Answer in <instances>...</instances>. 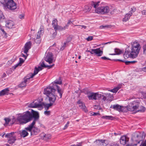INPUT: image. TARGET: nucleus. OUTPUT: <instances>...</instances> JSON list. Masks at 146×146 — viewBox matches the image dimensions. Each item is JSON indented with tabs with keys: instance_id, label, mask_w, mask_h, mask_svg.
<instances>
[{
	"instance_id": "f257e3e1",
	"label": "nucleus",
	"mask_w": 146,
	"mask_h": 146,
	"mask_svg": "<svg viewBox=\"0 0 146 146\" xmlns=\"http://www.w3.org/2000/svg\"><path fill=\"white\" fill-rule=\"evenodd\" d=\"M141 46L139 43L136 41L131 43V48L130 50L128 48H126L124 54V57L125 59L128 57L135 58L139 54Z\"/></svg>"
},
{
	"instance_id": "f03ea898",
	"label": "nucleus",
	"mask_w": 146,
	"mask_h": 146,
	"mask_svg": "<svg viewBox=\"0 0 146 146\" xmlns=\"http://www.w3.org/2000/svg\"><path fill=\"white\" fill-rule=\"evenodd\" d=\"M145 135L143 132L135 133L133 134L131 139L134 142V145L137 146H143L146 140L144 142L143 140L145 139Z\"/></svg>"
},
{
	"instance_id": "7ed1b4c3",
	"label": "nucleus",
	"mask_w": 146,
	"mask_h": 146,
	"mask_svg": "<svg viewBox=\"0 0 146 146\" xmlns=\"http://www.w3.org/2000/svg\"><path fill=\"white\" fill-rule=\"evenodd\" d=\"M55 88L57 89L58 92L59 94L60 98H61L62 97L63 92L58 85H54V86H49L45 88L44 90V94L48 96L55 92L56 90Z\"/></svg>"
},
{
	"instance_id": "20e7f679",
	"label": "nucleus",
	"mask_w": 146,
	"mask_h": 146,
	"mask_svg": "<svg viewBox=\"0 0 146 146\" xmlns=\"http://www.w3.org/2000/svg\"><path fill=\"white\" fill-rule=\"evenodd\" d=\"M18 115L17 118V120L21 124H25L31 121V115L29 111H27L24 112L23 114Z\"/></svg>"
},
{
	"instance_id": "39448f33",
	"label": "nucleus",
	"mask_w": 146,
	"mask_h": 146,
	"mask_svg": "<svg viewBox=\"0 0 146 146\" xmlns=\"http://www.w3.org/2000/svg\"><path fill=\"white\" fill-rule=\"evenodd\" d=\"M35 123V121H33L31 124L28 125L27 127L25 128L27 131L31 133V135H36L40 131L39 129L34 127Z\"/></svg>"
},
{
	"instance_id": "423d86ee",
	"label": "nucleus",
	"mask_w": 146,
	"mask_h": 146,
	"mask_svg": "<svg viewBox=\"0 0 146 146\" xmlns=\"http://www.w3.org/2000/svg\"><path fill=\"white\" fill-rule=\"evenodd\" d=\"M140 103L138 100H135L129 104L127 107V110L130 111H133L137 110L139 108Z\"/></svg>"
},
{
	"instance_id": "0eeeda50",
	"label": "nucleus",
	"mask_w": 146,
	"mask_h": 146,
	"mask_svg": "<svg viewBox=\"0 0 146 146\" xmlns=\"http://www.w3.org/2000/svg\"><path fill=\"white\" fill-rule=\"evenodd\" d=\"M110 11L109 7L107 6L98 7L95 9L96 13L98 14H104L108 13Z\"/></svg>"
},
{
	"instance_id": "6e6552de",
	"label": "nucleus",
	"mask_w": 146,
	"mask_h": 146,
	"mask_svg": "<svg viewBox=\"0 0 146 146\" xmlns=\"http://www.w3.org/2000/svg\"><path fill=\"white\" fill-rule=\"evenodd\" d=\"M5 7L11 10H14L17 8V5L13 0H8L7 2L4 5Z\"/></svg>"
},
{
	"instance_id": "1a4fd4ad",
	"label": "nucleus",
	"mask_w": 146,
	"mask_h": 146,
	"mask_svg": "<svg viewBox=\"0 0 146 146\" xmlns=\"http://www.w3.org/2000/svg\"><path fill=\"white\" fill-rule=\"evenodd\" d=\"M5 137L9 138L8 140V142L10 144H12L15 143L16 140V137L15 135L14 132L7 133L5 135Z\"/></svg>"
},
{
	"instance_id": "9d476101",
	"label": "nucleus",
	"mask_w": 146,
	"mask_h": 146,
	"mask_svg": "<svg viewBox=\"0 0 146 146\" xmlns=\"http://www.w3.org/2000/svg\"><path fill=\"white\" fill-rule=\"evenodd\" d=\"M100 2L99 1H98V2L92 1L91 2V5H89L85 6L84 7V11L86 12H89L90 11L92 8L91 6L93 7L96 9V8L99 6Z\"/></svg>"
},
{
	"instance_id": "9b49d317",
	"label": "nucleus",
	"mask_w": 146,
	"mask_h": 146,
	"mask_svg": "<svg viewBox=\"0 0 146 146\" xmlns=\"http://www.w3.org/2000/svg\"><path fill=\"white\" fill-rule=\"evenodd\" d=\"M110 108H113L114 110L124 112L127 111L126 107L121 106L118 104L111 105L110 107Z\"/></svg>"
},
{
	"instance_id": "f8f14e48",
	"label": "nucleus",
	"mask_w": 146,
	"mask_h": 146,
	"mask_svg": "<svg viewBox=\"0 0 146 146\" xmlns=\"http://www.w3.org/2000/svg\"><path fill=\"white\" fill-rule=\"evenodd\" d=\"M44 60L50 64L54 62L55 60L54 59L52 54L51 52H49L46 54L44 57Z\"/></svg>"
},
{
	"instance_id": "ddd939ff",
	"label": "nucleus",
	"mask_w": 146,
	"mask_h": 146,
	"mask_svg": "<svg viewBox=\"0 0 146 146\" xmlns=\"http://www.w3.org/2000/svg\"><path fill=\"white\" fill-rule=\"evenodd\" d=\"M88 52H90L92 54H94L98 56H102L103 54V52L101 51L100 48L96 49H91L88 50Z\"/></svg>"
},
{
	"instance_id": "4468645a",
	"label": "nucleus",
	"mask_w": 146,
	"mask_h": 146,
	"mask_svg": "<svg viewBox=\"0 0 146 146\" xmlns=\"http://www.w3.org/2000/svg\"><path fill=\"white\" fill-rule=\"evenodd\" d=\"M100 96L98 93H91L88 95L89 100H97L98 99V96Z\"/></svg>"
},
{
	"instance_id": "2eb2a0df",
	"label": "nucleus",
	"mask_w": 146,
	"mask_h": 146,
	"mask_svg": "<svg viewBox=\"0 0 146 146\" xmlns=\"http://www.w3.org/2000/svg\"><path fill=\"white\" fill-rule=\"evenodd\" d=\"M30 78V76H29V74H28L27 76L25 77L24 78V81H23L21 84H20L19 85V86L21 88H22L23 87H25L26 86V83L28 82L29 80L31 78Z\"/></svg>"
},
{
	"instance_id": "dca6fc26",
	"label": "nucleus",
	"mask_w": 146,
	"mask_h": 146,
	"mask_svg": "<svg viewBox=\"0 0 146 146\" xmlns=\"http://www.w3.org/2000/svg\"><path fill=\"white\" fill-rule=\"evenodd\" d=\"M29 113L31 116V121L32 120L33 118H34V121H35L36 122V121L39 118V116L38 113L32 110L31 113H30L29 111Z\"/></svg>"
},
{
	"instance_id": "f3484780",
	"label": "nucleus",
	"mask_w": 146,
	"mask_h": 146,
	"mask_svg": "<svg viewBox=\"0 0 146 146\" xmlns=\"http://www.w3.org/2000/svg\"><path fill=\"white\" fill-rule=\"evenodd\" d=\"M41 106L40 102L38 100H35L32 103H31L29 106V107L33 108L40 107Z\"/></svg>"
},
{
	"instance_id": "a211bd4d",
	"label": "nucleus",
	"mask_w": 146,
	"mask_h": 146,
	"mask_svg": "<svg viewBox=\"0 0 146 146\" xmlns=\"http://www.w3.org/2000/svg\"><path fill=\"white\" fill-rule=\"evenodd\" d=\"M129 140V138L125 135L122 136L120 139V144L123 145H125Z\"/></svg>"
},
{
	"instance_id": "6ab92c4d",
	"label": "nucleus",
	"mask_w": 146,
	"mask_h": 146,
	"mask_svg": "<svg viewBox=\"0 0 146 146\" xmlns=\"http://www.w3.org/2000/svg\"><path fill=\"white\" fill-rule=\"evenodd\" d=\"M47 97L48 98L50 102L54 104L56 99V96L54 94V93L50 95Z\"/></svg>"
},
{
	"instance_id": "aec40b11",
	"label": "nucleus",
	"mask_w": 146,
	"mask_h": 146,
	"mask_svg": "<svg viewBox=\"0 0 146 146\" xmlns=\"http://www.w3.org/2000/svg\"><path fill=\"white\" fill-rule=\"evenodd\" d=\"M42 67L38 66V68H37L36 67L34 70L33 73L32 74L31 73L29 74V76H30V78H33L34 76L36 74L38 73V72L39 71L41 70L42 69Z\"/></svg>"
},
{
	"instance_id": "412c9836",
	"label": "nucleus",
	"mask_w": 146,
	"mask_h": 146,
	"mask_svg": "<svg viewBox=\"0 0 146 146\" xmlns=\"http://www.w3.org/2000/svg\"><path fill=\"white\" fill-rule=\"evenodd\" d=\"M31 43L30 42H29L26 43L24 46V52L25 53L27 54L29 50L31 48Z\"/></svg>"
},
{
	"instance_id": "4be33fe9",
	"label": "nucleus",
	"mask_w": 146,
	"mask_h": 146,
	"mask_svg": "<svg viewBox=\"0 0 146 146\" xmlns=\"http://www.w3.org/2000/svg\"><path fill=\"white\" fill-rule=\"evenodd\" d=\"M77 104H79V107L82 110L85 112H86L88 111V110L86 108V106L84 103L79 100L77 102Z\"/></svg>"
},
{
	"instance_id": "5701e85b",
	"label": "nucleus",
	"mask_w": 146,
	"mask_h": 146,
	"mask_svg": "<svg viewBox=\"0 0 146 146\" xmlns=\"http://www.w3.org/2000/svg\"><path fill=\"white\" fill-rule=\"evenodd\" d=\"M41 138L46 141L51 138V135L50 134L46 135L44 133H42L40 135Z\"/></svg>"
},
{
	"instance_id": "b1692460",
	"label": "nucleus",
	"mask_w": 146,
	"mask_h": 146,
	"mask_svg": "<svg viewBox=\"0 0 146 146\" xmlns=\"http://www.w3.org/2000/svg\"><path fill=\"white\" fill-rule=\"evenodd\" d=\"M25 129V130L22 131L20 133V135L21 137L23 138L29 135V133Z\"/></svg>"
},
{
	"instance_id": "393cba45",
	"label": "nucleus",
	"mask_w": 146,
	"mask_h": 146,
	"mask_svg": "<svg viewBox=\"0 0 146 146\" xmlns=\"http://www.w3.org/2000/svg\"><path fill=\"white\" fill-rule=\"evenodd\" d=\"M9 91V89L8 88L2 90L0 92V96L8 94Z\"/></svg>"
},
{
	"instance_id": "a878e982",
	"label": "nucleus",
	"mask_w": 146,
	"mask_h": 146,
	"mask_svg": "<svg viewBox=\"0 0 146 146\" xmlns=\"http://www.w3.org/2000/svg\"><path fill=\"white\" fill-rule=\"evenodd\" d=\"M14 25L13 22L11 21H7L6 24V27L9 29H12L13 28Z\"/></svg>"
},
{
	"instance_id": "bb28decb",
	"label": "nucleus",
	"mask_w": 146,
	"mask_h": 146,
	"mask_svg": "<svg viewBox=\"0 0 146 146\" xmlns=\"http://www.w3.org/2000/svg\"><path fill=\"white\" fill-rule=\"evenodd\" d=\"M62 83V81L61 79V78L60 77L58 80H56L54 82H52L51 84H52L53 86H54V85H57L56 84H61Z\"/></svg>"
},
{
	"instance_id": "cd10ccee",
	"label": "nucleus",
	"mask_w": 146,
	"mask_h": 146,
	"mask_svg": "<svg viewBox=\"0 0 146 146\" xmlns=\"http://www.w3.org/2000/svg\"><path fill=\"white\" fill-rule=\"evenodd\" d=\"M132 15V12L126 14L124 18L123 19V21H126L129 19L130 17Z\"/></svg>"
},
{
	"instance_id": "c85d7f7f",
	"label": "nucleus",
	"mask_w": 146,
	"mask_h": 146,
	"mask_svg": "<svg viewBox=\"0 0 146 146\" xmlns=\"http://www.w3.org/2000/svg\"><path fill=\"white\" fill-rule=\"evenodd\" d=\"M42 104L44 106V108L46 110H48L50 107L54 105V104L50 102L49 104L43 103Z\"/></svg>"
},
{
	"instance_id": "c756f323",
	"label": "nucleus",
	"mask_w": 146,
	"mask_h": 146,
	"mask_svg": "<svg viewBox=\"0 0 146 146\" xmlns=\"http://www.w3.org/2000/svg\"><path fill=\"white\" fill-rule=\"evenodd\" d=\"M65 29V27H63L61 26L58 25L57 26V27H54V28L55 31L56 32L57 30H62Z\"/></svg>"
},
{
	"instance_id": "7c9ffc66",
	"label": "nucleus",
	"mask_w": 146,
	"mask_h": 146,
	"mask_svg": "<svg viewBox=\"0 0 146 146\" xmlns=\"http://www.w3.org/2000/svg\"><path fill=\"white\" fill-rule=\"evenodd\" d=\"M120 85H118L117 87L114 88L113 89H112L110 90H109V91L113 92L114 93H116L117 91L120 88Z\"/></svg>"
},
{
	"instance_id": "2f4dec72",
	"label": "nucleus",
	"mask_w": 146,
	"mask_h": 146,
	"mask_svg": "<svg viewBox=\"0 0 146 146\" xmlns=\"http://www.w3.org/2000/svg\"><path fill=\"white\" fill-rule=\"evenodd\" d=\"M103 95L99 94L100 96H98V99H101L104 101H105L107 99L105 95H104V93H102Z\"/></svg>"
},
{
	"instance_id": "473e14b6",
	"label": "nucleus",
	"mask_w": 146,
	"mask_h": 146,
	"mask_svg": "<svg viewBox=\"0 0 146 146\" xmlns=\"http://www.w3.org/2000/svg\"><path fill=\"white\" fill-rule=\"evenodd\" d=\"M102 118L109 120L113 119L114 117L111 116H103L102 117Z\"/></svg>"
},
{
	"instance_id": "72a5a7b5",
	"label": "nucleus",
	"mask_w": 146,
	"mask_h": 146,
	"mask_svg": "<svg viewBox=\"0 0 146 146\" xmlns=\"http://www.w3.org/2000/svg\"><path fill=\"white\" fill-rule=\"evenodd\" d=\"M146 110V108L142 106H139V108L137 109V111H140L141 112H143L145 111Z\"/></svg>"
},
{
	"instance_id": "f704fd0d",
	"label": "nucleus",
	"mask_w": 146,
	"mask_h": 146,
	"mask_svg": "<svg viewBox=\"0 0 146 146\" xmlns=\"http://www.w3.org/2000/svg\"><path fill=\"white\" fill-rule=\"evenodd\" d=\"M115 61H119L122 62H125L126 65H129L131 63V61H125L124 60H122L120 59H115L114 60Z\"/></svg>"
},
{
	"instance_id": "c9c22d12",
	"label": "nucleus",
	"mask_w": 146,
	"mask_h": 146,
	"mask_svg": "<svg viewBox=\"0 0 146 146\" xmlns=\"http://www.w3.org/2000/svg\"><path fill=\"white\" fill-rule=\"evenodd\" d=\"M40 37V36H37L35 40V42L37 44H39L41 41Z\"/></svg>"
},
{
	"instance_id": "e433bc0d",
	"label": "nucleus",
	"mask_w": 146,
	"mask_h": 146,
	"mask_svg": "<svg viewBox=\"0 0 146 146\" xmlns=\"http://www.w3.org/2000/svg\"><path fill=\"white\" fill-rule=\"evenodd\" d=\"M105 140L104 139H101L100 140H96L94 142L95 143H96L97 144V143H98V144L101 145L103 143H105Z\"/></svg>"
},
{
	"instance_id": "4c0bfd02",
	"label": "nucleus",
	"mask_w": 146,
	"mask_h": 146,
	"mask_svg": "<svg viewBox=\"0 0 146 146\" xmlns=\"http://www.w3.org/2000/svg\"><path fill=\"white\" fill-rule=\"evenodd\" d=\"M4 119L5 121V123L4 124L5 126H7L9 122L11 121V120L8 118H5Z\"/></svg>"
},
{
	"instance_id": "58836bf2",
	"label": "nucleus",
	"mask_w": 146,
	"mask_h": 146,
	"mask_svg": "<svg viewBox=\"0 0 146 146\" xmlns=\"http://www.w3.org/2000/svg\"><path fill=\"white\" fill-rule=\"evenodd\" d=\"M52 25L54 29V27H57V26L58 25V21L56 19H54L52 21Z\"/></svg>"
},
{
	"instance_id": "ea45409f",
	"label": "nucleus",
	"mask_w": 146,
	"mask_h": 146,
	"mask_svg": "<svg viewBox=\"0 0 146 146\" xmlns=\"http://www.w3.org/2000/svg\"><path fill=\"white\" fill-rule=\"evenodd\" d=\"M54 65V64H53L52 65L48 66V65H45L44 63L43 62L42 64H41V66L42 67H49V68H51L52 66Z\"/></svg>"
},
{
	"instance_id": "a19ab883",
	"label": "nucleus",
	"mask_w": 146,
	"mask_h": 146,
	"mask_svg": "<svg viewBox=\"0 0 146 146\" xmlns=\"http://www.w3.org/2000/svg\"><path fill=\"white\" fill-rule=\"evenodd\" d=\"M115 52L116 54H119L122 53V52L121 50L118 49H115Z\"/></svg>"
},
{
	"instance_id": "79ce46f5",
	"label": "nucleus",
	"mask_w": 146,
	"mask_h": 146,
	"mask_svg": "<svg viewBox=\"0 0 146 146\" xmlns=\"http://www.w3.org/2000/svg\"><path fill=\"white\" fill-rule=\"evenodd\" d=\"M111 27V25H102L100 27V29H102L103 28H108Z\"/></svg>"
},
{
	"instance_id": "37998d69",
	"label": "nucleus",
	"mask_w": 146,
	"mask_h": 146,
	"mask_svg": "<svg viewBox=\"0 0 146 146\" xmlns=\"http://www.w3.org/2000/svg\"><path fill=\"white\" fill-rule=\"evenodd\" d=\"M143 53L146 54V43L144 44L143 46Z\"/></svg>"
},
{
	"instance_id": "c03bdc74",
	"label": "nucleus",
	"mask_w": 146,
	"mask_h": 146,
	"mask_svg": "<svg viewBox=\"0 0 146 146\" xmlns=\"http://www.w3.org/2000/svg\"><path fill=\"white\" fill-rule=\"evenodd\" d=\"M82 142L80 143H77V144L72 145H71V146H82Z\"/></svg>"
},
{
	"instance_id": "a18cd8bd",
	"label": "nucleus",
	"mask_w": 146,
	"mask_h": 146,
	"mask_svg": "<svg viewBox=\"0 0 146 146\" xmlns=\"http://www.w3.org/2000/svg\"><path fill=\"white\" fill-rule=\"evenodd\" d=\"M24 62V60L23 59L21 58H19V62L18 63L19 64V66H21L23 63Z\"/></svg>"
},
{
	"instance_id": "49530a36",
	"label": "nucleus",
	"mask_w": 146,
	"mask_h": 146,
	"mask_svg": "<svg viewBox=\"0 0 146 146\" xmlns=\"http://www.w3.org/2000/svg\"><path fill=\"white\" fill-rule=\"evenodd\" d=\"M57 34V32L56 31H55L52 34V36H51L52 38H55Z\"/></svg>"
},
{
	"instance_id": "de8ad7c7",
	"label": "nucleus",
	"mask_w": 146,
	"mask_h": 146,
	"mask_svg": "<svg viewBox=\"0 0 146 146\" xmlns=\"http://www.w3.org/2000/svg\"><path fill=\"white\" fill-rule=\"evenodd\" d=\"M72 23V22L70 20H69L67 23V24L66 25V26H65V28H66L69 26V25L71 23Z\"/></svg>"
},
{
	"instance_id": "09e8293b",
	"label": "nucleus",
	"mask_w": 146,
	"mask_h": 146,
	"mask_svg": "<svg viewBox=\"0 0 146 146\" xmlns=\"http://www.w3.org/2000/svg\"><path fill=\"white\" fill-rule=\"evenodd\" d=\"M131 11L129 12V13H130L131 12H132V13L133 12H134L136 11V8L134 7H133L132 8H131Z\"/></svg>"
},
{
	"instance_id": "8fccbe9b",
	"label": "nucleus",
	"mask_w": 146,
	"mask_h": 146,
	"mask_svg": "<svg viewBox=\"0 0 146 146\" xmlns=\"http://www.w3.org/2000/svg\"><path fill=\"white\" fill-rule=\"evenodd\" d=\"M50 111H45L44 112V114L46 115H49L50 114Z\"/></svg>"
},
{
	"instance_id": "3c124183",
	"label": "nucleus",
	"mask_w": 146,
	"mask_h": 146,
	"mask_svg": "<svg viewBox=\"0 0 146 146\" xmlns=\"http://www.w3.org/2000/svg\"><path fill=\"white\" fill-rule=\"evenodd\" d=\"M66 42H64V43L63 46H62L60 48V50H63L65 48L66 46Z\"/></svg>"
},
{
	"instance_id": "603ef678",
	"label": "nucleus",
	"mask_w": 146,
	"mask_h": 146,
	"mask_svg": "<svg viewBox=\"0 0 146 146\" xmlns=\"http://www.w3.org/2000/svg\"><path fill=\"white\" fill-rule=\"evenodd\" d=\"M104 95H105L107 98L108 97H111V95L110 93H104Z\"/></svg>"
},
{
	"instance_id": "864d4df0",
	"label": "nucleus",
	"mask_w": 146,
	"mask_h": 146,
	"mask_svg": "<svg viewBox=\"0 0 146 146\" xmlns=\"http://www.w3.org/2000/svg\"><path fill=\"white\" fill-rule=\"evenodd\" d=\"M93 39V37L92 36H89L87 38V40L88 41L91 40Z\"/></svg>"
},
{
	"instance_id": "5fc2aeb1",
	"label": "nucleus",
	"mask_w": 146,
	"mask_h": 146,
	"mask_svg": "<svg viewBox=\"0 0 146 146\" xmlns=\"http://www.w3.org/2000/svg\"><path fill=\"white\" fill-rule=\"evenodd\" d=\"M69 122L68 121L67 123L65 125L64 127V129H66L68 127V126L69 125Z\"/></svg>"
},
{
	"instance_id": "6e6d98bb",
	"label": "nucleus",
	"mask_w": 146,
	"mask_h": 146,
	"mask_svg": "<svg viewBox=\"0 0 146 146\" xmlns=\"http://www.w3.org/2000/svg\"><path fill=\"white\" fill-rule=\"evenodd\" d=\"M43 27L42 26H41L39 29V31H40V32H42H42H43Z\"/></svg>"
},
{
	"instance_id": "4d7b16f0",
	"label": "nucleus",
	"mask_w": 146,
	"mask_h": 146,
	"mask_svg": "<svg viewBox=\"0 0 146 146\" xmlns=\"http://www.w3.org/2000/svg\"><path fill=\"white\" fill-rule=\"evenodd\" d=\"M4 18V17L3 16L2 13L1 11H0V19H3Z\"/></svg>"
},
{
	"instance_id": "13d9d810",
	"label": "nucleus",
	"mask_w": 146,
	"mask_h": 146,
	"mask_svg": "<svg viewBox=\"0 0 146 146\" xmlns=\"http://www.w3.org/2000/svg\"><path fill=\"white\" fill-rule=\"evenodd\" d=\"M91 114H92V115H100V114L99 113H94V112H92L91 113Z\"/></svg>"
},
{
	"instance_id": "bf43d9fd",
	"label": "nucleus",
	"mask_w": 146,
	"mask_h": 146,
	"mask_svg": "<svg viewBox=\"0 0 146 146\" xmlns=\"http://www.w3.org/2000/svg\"><path fill=\"white\" fill-rule=\"evenodd\" d=\"M101 58L104 59V60H111V59L109 58H107L105 56H103L101 57Z\"/></svg>"
},
{
	"instance_id": "052dcab7",
	"label": "nucleus",
	"mask_w": 146,
	"mask_h": 146,
	"mask_svg": "<svg viewBox=\"0 0 146 146\" xmlns=\"http://www.w3.org/2000/svg\"><path fill=\"white\" fill-rule=\"evenodd\" d=\"M11 120L12 122L11 123V124H13L15 122L16 119L15 118H13Z\"/></svg>"
},
{
	"instance_id": "680f3d73",
	"label": "nucleus",
	"mask_w": 146,
	"mask_h": 146,
	"mask_svg": "<svg viewBox=\"0 0 146 146\" xmlns=\"http://www.w3.org/2000/svg\"><path fill=\"white\" fill-rule=\"evenodd\" d=\"M142 14L143 15H146V9L143 10L141 11Z\"/></svg>"
},
{
	"instance_id": "e2e57ef3",
	"label": "nucleus",
	"mask_w": 146,
	"mask_h": 146,
	"mask_svg": "<svg viewBox=\"0 0 146 146\" xmlns=\"http://www.w3.org/2000/svg\"><path fill=\"white\" fill-rule=\"evenodd\" d=\"M24 15L23 14H21L19 16V17L21 19L23 18H24Z\"/></svg>"
},
{
	"instance_id": "0e129e2a",
	"label": "nucleus",
	"mask_w": 146,
	"mask_h": 146,
	"mask_svg": "<svg viewBox=\"0 0 146 146\" xmlns=\"http://www.w3.org/2000/svg\"><path fill=\"white\" fill-rule=\"evenodd\" d=\"M19 66V64L18 63L14 66L13 68H14V69H15L16 68Z\"/></svg>"
},
{
	"instance_id": "69168bd1",
	"label": "nucleus",
	"mask_w": 146,
	"mask_h": 146,
	"mask_svg": "<svg viewBox=\"0 0 146 146\" xmlns=\"http://www.w3.org/2000/svg\"><path fill=\"white\" fill-rule=\"evenodd\" d=\"M21 56L22 57H24V58H25V59H26L27 57V56L23 54H21Z\"/></svg>"
},
{
	"instance_id": "338daca9",
	"label": "nucleus",
	"mask_w": 146,
	"mask_h": 146,
	"mask_svg": "<svg viewBox=\"0 0 146 146\" xmlns=\"http://www.w3.org/2000/svg\"><path fill=\"white\" fill-rule=\"evenodd\" d=\"M6 76V74L5 73H4L2 75L1 77L2 78L5 77Z\"/></svg>"
},
{
	"instance_id": "774afa93",
	"label": "nucleus",
	"mask_w": 146,
	"mask_h": 146,
	"mask_svg": "<svg viewBox=\"0 0 146 146\" xmlns=\"http://www.w3.org/2000/svg\"><path fill=\"white\" fill-rule=\"evenodd\" d=\"M143 95L144 98L146 99V92H144L143 93Z\"/></svg>"
}]
</instances>
